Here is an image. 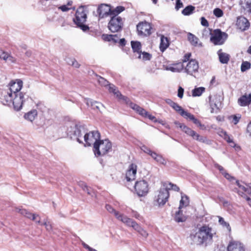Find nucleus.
I'll use <instances>...</instances> for the list:
<instances>
[{"instance_id": "f257e3e1", "label": "nucleus", "mask_w": 251, "mask_h": 251, "mask_svg": "<svg viewBox=\"0 0 251 251\" xmlns=\"http://www.w3.org/2000/svg\"><path fill=\"white\" fill-rule=\"evenodd\" d=\"M215 234V231L211 227L204 225L199 228L195 234H191L190 237L194 244H204L206 246L212 242L213 237Z\"/></svg>"}, {"instance_id": "f03ea898", "label": "nucleus", "mask_w": 251, "mask_h": 251, "mask_svg": "<svg viewBox=\"0 0 251 251\" xmlns=\"http://www.w3.org/2000/svg\"><path fill=\"white\" fill-rule=\"evenodd\" d=\"M67 133L71 138L76 139L79 143H83V136L87 132L84 126L69 123L67 129Z\"/></svg>"}, {"instance_id": "7ed1b4c3", "label": "nucleus", "mask_w": 251, "mask_h": 251, "mask_svg": "<svg viewBox=\"0 0 251 251\" xmlns=\"http://www.w3.org/2000/svg\"><path fill=\"white\" fill-rule=\"evenodd\" d=\"M86 19L87 14L84 6L79 7L75 12V18L74 21L75 24L84 31L89 29V27L84 24L86 21Z\"/></svg>"}, {"instance_id": "20e7f679", "label": "nucleus", "mask_w": 251, "mask_h": 251, "mask_svg": "<svg viewBox=\"0 0 251 251\" xmlns=\"http://www.w3.org/2000/svg\"><path fill=\"white\" fill-rule=\"evenodd\" d=\"M112 148L111 143L107 139L100 140L95 144L94 151L96 155H103L107 153Z\"/></svg>"}, {"instance_id": "39448f33", "label": "nucleus", "mask_w": 251, "mask_h": 251, "mask_svg": "<svg viewBox=\"0 0 251 251\" xmlns=\"http://www.w3.org/2000/svg\"><path fill=\"white\" fill-rule=\"evenodd\" d=\"M169 197L168 189L161 188L154 200V204L158 206H163L168 201Z\"/></svg>"}, {"instance_id": "423d86ee", "label": "nucleus", "mask_w": 251, "mask_h": 251, "mask_svg": "<svg viewBox=\"0 0 251 251\" xmlns=\"http://www.w3.org/2000/svg\"><path fill=\"white\" fill-rule=\"evenodd\" d=\"M210 41L216 45H221L224 43L227 38V34L221 31L220 29L214 30L212 33H210Z\"/></svg>"}, {"instance_id": "0eeeda50", "label": "nucleus", "mask_w": 251, "mask_h": 251, "mask_svg": "<svg viewBox=\"0 0 251 251\" xmlns=\"http://www.w3.org/2000/svg\"><path fill=\"white\" fill-rule=\"evenodd\" d=\"M29 99V97L26 94L22 92L18 94H14V98L12 104L14 109L19 111L22 108L24 104Z\"/></svg>"}, {"instance_id": "6e6552de", "label": "nucleus", "mask_w": 251, "mask_h": 251, "mask_svg": "<svg viewBox=\"0 0 251 251\" xmlns=\"http://www.w3.org/2000/svg\"><path fill=\"white\" fill-rule=\"evenodd\" d=\"M122 18L120 16H111V19L108 23V28L112 32H116L120 31L123 26Z\"/></svg>"}, {"instance_id": "1a4fd4ad", "label": "nucleus", "mask_w": 251, "mask_h": 251, "mask_svg": "<svg viewBox=\"0 0 251 251\" xmlns=\"http://www.w3.org/2000/svg\"><path fill=\"white\" fill-rule=\"evenodd\" d=\"M97 80L99 83L103 86H107L109 92L113 93L117 98L124 99V96L120 93L117 88L113 84H109V82L103 77L100 76H97Z\"/></svg>"}, {"instance_id": "9d476101", "label": "nucleus", "mask_w": 251, "mask_h": 251, "mask_svg": "<svg viewBox=\"0 0 251 251\" xmlns=\"http://www.w3.org/2000/svg\"><path fill=\"white\" fill-rule=\"evenodd\" d=\"M134 189L139 197L145 196L149 192L148 183L145 180L137 181L134 184Z\"/></svg>"}, {"instance_id": "9b49d317", "label": "nucleus", "mask_w": 251, "mask_h": 251, "mask_svg": "<svg viewBox=\"0 0 251 251\" xmlns=\"http://www.w3.org/2000/svg\"><path fill=\"white\" fill-rule=\"evenodd\" d=\"M100 139V133L98 131H93L89 133L86 132L83 138L88 146H90L92 144L94 145Z\"/></svg>"}, {"instance_id": "f8f14e48", "label": "nucleus", "mask_w": 251, "mask_h": 251, "mask_svg": "<svg viewBox=\"0 0 251 251\" xmlns=\"http://www.w3.org/2000/svg\"><path fill=\"white\" fill-rule=\"evenodd\" d=\"M199 68L198 62L195 59L190 60L184 67L185 72L193 76L198 72Z\"/></svg>"}, {"instance_id": "ddd939ff", "label": "nucleus", "mask_w": 251, "mask_h": 251, "mask_svg": "<svg viewBox=\"0 0 251 251\" xmlns=\"http://www.w3.org/2000/svg\"><path fill=\"white\" fill-rule=\"evenodd\" d=\"M151 27L148 22H141L137 25V30L138 34L143 36H149L151 33Z\"/></svg>"}, {"instance_id": "4468645a", "label": "nucleus", "mask_w": 251, "mask_h": 251, "mask_svg": "<svg viewBox=\"0 0 251 251\" xmlns=\"http://www.w3.org/2000/svg\"><path fill=\"white\" fill-rule=\"evenodd\" d=\"M209 104L211 108V113H217L218 112L221 105V101L219 97L217 95L209 97Z\"/></svg>"}, {"instance_id": "2eb2a0df", "label": "nucleus", "mask_w": 251, "mask_h": 251, "mask_svg": "<svg viewBox=\"0 0 251 251\" xmlns=\"http://www.w3.org/2000/svg\"><path fill=\"white\" fill-rule=\"evenodd\" d=\"M97 13L100 18H104L108 16H112L110 6L106 4H101L97 9Z\"/></svg>"}, {"instance_id": "dca6fc26", "label": "nucleus", "mask_w": 251, "mask_h": 251, "mask_svg": "<svg viewBox=\"0 0 251 251\" xmlns=\"http://www.w3.org/2000/svg\"><path fill=\"white\" fill-rule=\"evenodd\" d=\"M137 168V165L133 163L129 166L126 174V178L127 181L130 182L135 179Z\"/></svg>"}, {"instance_id": "f3484780", "label": "nucleus", "mask_w": 251, "mask_h": 251, "mask_svg": "<svg viewBox=\"0 0 251 251\" xmlns=\"http://www.w3.org/2000/svg\"><path fill=\"white\" fill-rule=\"evenodd\" d=\"M245 246L241 242L232 240L229 242L227 247V251H245Z\"/></svg>"}, {"instance_id": "a211bd4d", "label": "nucleus", "mask_w": 251, "mask_h": 251, "mask_svg": "<svg viewBox=\"0 0 251 251\" xmlns=\"http://www.w3.org/2000/svg\"><path fill=\"white\" fill-rule=\"evenodd\" d=\"M14 94L8 90H5L2 92L0 98L4 105H10L13 103Z\"/></svg>"}, {"instance_id": "6ab92c4d", "label": "nucleus", "mask_w": 251, "mask_h": 251, "mask_svg": "<svg viewBox=\"0 0 251 251\" xmlns=\"http://www.w3.org/2000/svg\"><path fill=\"white\" fill-rule=\"evenodd\" d=\"M23 86V81L18 79L16 81L11 82L10 87L7 90L13 94H18Z\"/></svg>"}, {"instance_id": "aec40b11", "label": "nucleus", "mask_w": 251, "mask_h": 251, "mask_svg": "<svg viewBox=\"0 0 251 251\" xmlns=\"http://www.w3.org/2000/svg\"><path fill=\"white\" fill-rule=\"evenodd\" d=\"M237 25L241 30L245 31L249 28L250 24L247 18L241 16L237 18Z\"/></svg>"}, {"instance_id": "412c9836", "label": "nucleus", "mask_w": 251, "mask_h": 251, "mask_svg": "<svg viewBox=\"0 0 251 251\" xmlns=\"http://www.w3.org/2000/svg\"><path fill=\"white\" fill-rule=\"evenodd\" d=\"M251 102V93L241 96L238 100V103L241 106H246Z\"/></svg>"}, {"instance_id": "4be33fe9", "label": "nucleus", "mask_w": 251, "mask_h": 251, "mask_svg": "<svg viewBox=\"0 0 251 251\" xmlns=\"http://www.w3.org/2000/svg\"><path fill=\"white\" fill-rule=\"evenodd\" d=\"M235 183L241 190L251 195V184H244L243 182H240L239 180H236Z\"/></svg>"}, {"instance_id": "5701e85b", "label": "nucleus", "mask_w": 251, "mask_h": 251, "mask_svg": "<svg viewBox=\"0 0 251 251\" xmlns=\"http://www.w3.org/2000/svg\"><path fill=\"white\" fill-rule=\"evenodd\" d=\"M85 102L88 106L91 107L94 109L100 110V107L102 106V104L96 101H94L91 99H85Z\"/></svg>"}, {"instance_id": "b1692460", "label": "nucleus", "mask_w": 251, "mask_h": 251, "mask_svg": "<svg viewBox=\"0 0 251 251\" xmlns=\"http://www.w3.org/2000/svg\"><path fill=\"white\" fill-rule=\"evenodd\" d=\"M218 54L221 63L223 64H227L228 63L230 57L228 54L223 52L222 51V50H220L218 51Z\"/></svg>"}, {"instance_id": "393cba45", "label": "nucleus", "mask_w": 251, "mask_h": 251, "mask_svg": "<svg viewBox=\"0 0 251 251\" xmlns=\"http://www.w3.org/2000/svg\"><path fill=\"white\" fill-rule=\"evenodd\" d=\"M116 217L119 221H122L124 224H126L128 226H130L131 223L133 222V220L126 216L119 213H116Z\"/></svg>"}, {"instance_id": "a878e982", "label": "nucleus", "mask_w": 251, "mask_h": 251, "mask_svg": "<svg viewBox=\"0 0 251 251\" xmlns=\"http://www.w3.org/2000/svg\"><path fill=\"white\" fill-rule=\"evenodd\" d=\"M169 41L168 38L165 37L164 35L161 36L160 38V50L162 52L164 50L169 47Z\"/></svg>"}, {"instance_id": "bb28decb", "label": "nucleus", "mask_w": 251, "mask_h": 251, "mask_svg": "<svg viewBox=\"0 0 251 251\" xmlns=\"http://www.w3.org/2000/svg\"><path fill=\"white\" fill-rule=\"evenodd\" d=\"M184 67V65L181 63L174 64L172 66L167 67L166 69L173 72H180Z\"/></svg>"}, {"instance_id": "cd10ccee", "label": "nucleus", "mask_w": 251, "mask_h": 251, "mask_svg": "<svg viewBox=\"0 0 251 251\" xmlns=\"http://www.w3.org/2000/svg\"><path fill=\"white\" fill-rule=\"evenodd\" d=\"M186 217L184 215L182 211L179 210L176 212L174 216V220L177 223L184 222L186 220Z\"/></svg>"}, {"instance_id": "c85d7f7f", "label": "nucleus", "mask_w": 251, "mask_h": 251, "mask_svg": "<svg viewBox=\"0 0 251 251\" xmlns=\"http://www.w3.org/2000/svg\"><path fill=\"white\" fill-rule=\"evenodd\" d=\"M131 45L133 51L139 53L138 57L141 58V45L140 43L138 41H131Z\"/></svg>"}, {"instance_id": "c756f323", "label": "nucleus", "mask_w": 251, "mask_h": 251, "mask_svg": "<svg viewBox=\"0 0 251 251\" xmlns=\"http://www.w3.org/2000/svg\"><path fill=\"white\" fill-rule=\"evenodd\" d=\"M37 115L36 110L33 109L26 113L24 117L25 118L30 122H32Z\"/></svg>"}, {"instance_id": "7c9ffc66", "label": "nucleus", "mask_w": 251, "mask_h": 251, "mask_svg": "<svg viewBox=\"0 0 251 251\" xmlns=\"http://www.w3.org/2000/svg\"><path fill=\"white\" fill-rule=\"evenodd\" d=\"M180 128L187 135L191 136L192 138L194 137L195 133H196L195 131L192 130L189 127H187L185 125H180Z\"/></svg>"}, {"instance_id": "2f4dec72", "label": "nucleus", "mask_w": 251, "mask_h": 251, "mask_svg": "<svg viewBox=\"0 0 251 251\" xmlns=\"http://www.w3.org/2000/svg\"><path fill=\"white\" fill-rule=\"evenodd\" d=\"M219 223L224 228H226L228 232L231 231V227L229 224L225 221L223 218L218 216Z\"/></svg>"}, {"instance_id": "473e14b6", "label": "nucleus", "mask_w": 251, "mask_h": 251, "mask_svg": "<svg viewBox=\"0 0 251 251\" xmlns=\"http://www.w3.org/2000/svg\"><path fill=\"white\" fill-rule=\"evenodd\" d=\"M25 217L27 218L31 219L33 221H35L38 224H40V218L38 215L31 214L29 212L27 211V214Z\"/></svg>"}, {"instance_id": "72a5a7b5", "label": "nucleus", "mask_w": 251, "mask_h": 251, "mask_svg": "<svg viewBox=\"0 0 251 251\" xmlns=\"http://www.w3.org/2000/svg\"><path fill=\"white\" fill-rule=\"evenodd\" d=\"M25 217L27 218L31 219L33 221H35L38 224H40V218L38 215L31 214L29 212L27 211V214Z\"/></svg>"}, {"instance_id": "f704fd0d", "label": "nucleus", "mask_w": 251, "mask_h": 251, "mask_svg": "<svg viewBox=\"0 0 251 251\" xmlns=\"http://www.w3.org/2000/svg\"><path fill=\"white\" fill-rule=\"evenodd\" d=\"M132 108L137 111L139 114L146 117L148 115V112L143 108L140 107L138 105L136 104H133L132 106Z\"/></svg>"}, {"instance_id": "c9c22d12", "label": "nucleus", "mask_w": 251, "mask_h": 251, "mask_svg": "<svg viewBox=\"0 0 251 251\" xmlns=\"http://www.w3.org/2000/svg\"><path fill=\"white\" fill-rule=\"evenodd\" d=\"M205 88L200 87L196 88L192 91V96L193 97H199L204 92Z\"/></svg>"}, {"instance_id": "e433bc0d", "label": "nucleus", "mask_w": 251, "mask_h": 251, "mask_svg": "<svg viewBox=\"0 0 251 251\" xmlns=\"http://www.w3.org/2000/svg\"><path fill=\"white\" fill-rule=\"evenodd\" d=\"M242 7L249 14L251 13V0H245V2L242 5Z\"/></svg>"}, {"instance_id": "4c0bfd02", "label": "nucleus", "mask_w": 251, "mask_h": 251, "mask_svg": "<svg viewBox=\"0 0 251 251\" xmlns=\"http://www.w3.org/2000/svg\"><path fill=\"white\" fill-rule=\"evenodd\" d=\"M125 9V7L122 6H118L116 7L113 10L111 9V14L112 16H118V15L120 14L121 12L124 11Z\"/></svg>"}, {"instance_id": "58836bf2", "label": "nucleus", "mask_w": 251, "mask_h": 251, "mask_svg": "<svg viewBox=\"0 0 251 251\" xmlns=\"http://www.w3.org/2000/svg\"><path fill=\"white\" fill-rule=\"evenodd\" d=\"M195 7L193 6L189 5L186 7L182 11V13L184 15H189L191 14L194 10Z\"/></svg>"}, {"instance_id": "ea45409f", "label": "nucleus", "mask_w": 251, "mask_h": 251, "mask_svg": "<svg viewBox=\"0 0 251 251\" xmlns=\"http://www.w3.org/2000/svg\"><path fill=\"white\" fill-rule=\"evenodd\" d=\"M189 203L188 197L185 195L181 196V200L180 201L179 208L180 209L183 206H186Z\"/></svg>"}, {"instance_id": "a19ab883", "label": "nucleus", "mask_w": 251, "mask_h": 251, "mask_svg": "<svg viewBox=\"0 0 251 251\" xmlns=\"http://www.w3.org/2000/svg\"><path fill=\"white\" fill-rule=\"evenodd\" d=\"M188 39L192 45H196L198 44V38L193 34L189 33Z\"/></svg>"}, {"instance_id": "79ce46f5", "label": "nucleus", "mask_w": 251, "mask_h": 251, "mask_svg": "<svg viewBox=\"0 0 251 251\" xmlns=\"http://www.w3.org/2000/svg\"><path fill=\"white\" fill-rule=\"evenodd\" d=\"M195 135H194V137L193 138L194 139L202 143H207V140L206 137L201 136L197 133H195Z\"/></svg>"}, {"instance_id": "37998d69", "label": "nucleus", "mask_w": 251, "mask_h": 251, "mask_svg": "<svg viewBox=\"0 0 251 251\" xmlns=\"http://www.w3.org/2000/svg\"><path fill=\"white\" fill-rule=\"evenodd\" d=\"M251 68V63L248 61H244L241 64V70L244 72Z\"/></svg>"}, {"instance_id": "c03bdc74", "label": "nucleus", "mask_w": 251, "mask_h": 251, "mask_svg": "<svg viewBox=\"0 0 251 251\" xmlns=\"http://www.w3.org/2000/svg\"><path fill=\"white\" fill-rule=\"evenodd\" d=\"M106 39L108 41H112L114 43H117L119 41V38L117 35H107Z\"/></svg>"}, {"instance_id": "a18cd8bd", "label": "nucleus", "mask_w": 251, "mask_h": 251, "mask_svg": "<svg viewBox=\"0 0 251 251\" xmlns=\"http://www.w3.org/2000/svg\"><path fill=\"white\" fill-rule=\"evenodd\" d=\"M157 163H160L161 164L165 165L166 164V161L165 159L160 154H158L154 160Z\"/></svg>"}, {"instance_id": "49530a36", "label": "nucleus", "mask_w": 251, "mask_h": 251, "mask_svg": "<svg viewBox=\"0 0 251 251\" xmlns=\"http://www.w3.org/2000/svg\"><path fill=\"white\" fill-rule=\"evenodd\" d=\"M181 116L183 117L184 118L186 119H189L190 120H191L194 116L193 115L185 111L184 110L183 111H182Z\"/></svg>"}, {"instance_id": "de8ad7c7", "label": "nucleus", "mask_w": 251, "mask_h": 251, "mask_svg": "<svg viewBox=\"0 0 251 251\" xmlns=\"http://www.w3.org/2000/svg\"><path fill=\"white\" fill-rule=\"evenodd\" d=\"M40 224L43 225L44 226H45L47 230H48V231H50L52 229V226L50 224V222H49L48 221V219H45L43 221V223L41 224L40 223Z\"/></svg>"}, {"instance_id": "09e8293b", "label": "nucleus", "mask_w": 251, "mask_h": 251, "mask_svg": "<svg viewBox=\"0 0 251 251\" xmlns=\"http://www.w3.org/2000/svg\"><path fill=\"white\" fill-rule=\"evenodd\" d=\"M229 118V119L232 120L231 122L234 125H236L241 119V116L240 115H232Z\"/></svg>"}, {"instance_id": "8fccbe9b", "label": "nucleus", "mask_w": 251, "mask_h": 251, "mask_svg": "<svg viewBox=\"0 0 251 251\" xmlns=\"http://www.w3.org/2000/svg\"><path fill=\"white\" fill-rule=\"evenodd\" d=\"M172 107L176 111L178 112L180 115L182 113V111H183L184 109H182V108L179 106L178 104L176 103H175L173 105H172Z\"/></svg>"}, {"instance_id": "3c124183", "label": "nucleus", "mask_w": 251, "mask_h": 251, "mask_svg": "<svg viewBox=\"0 0 251 251\" xmlns=\"http://www.w3.org/2000/svg\"><path fill=\"white\" fill-rule=\"evenodd\" d=\"M130 226L133 227V228L138 232H139L142 228V227L134 221L131 223Z\"/></svg>"}, {"instance_id": "603ef678", "label": "nucleus", "mask_w": 251, "mask_h": 251, "mask_svg": "<svg viewBox=\"0 0 251 251\" xmlns=\"http://www.w3.org/2000/svg\"><path fill=\"white\" fill-rule=\"evenodd\" d=\"M213 13L217 17H221L223 15V11L218 8H215L213 11Z\"/></svg>"}, {"instance_id": "864d4df0", "label": "nucleus", "mask_w": 251, "mask_h": 251, "mask_svg": "<svg viewBox=\"0 0 251 251\" xmlns=\"http://www.w3.org/2000/svg\"><path fill=\"white\" fill-rule=\"evenodd\" d=\"M223 175L227 179H228L229 181H230V182H231L232 183H233L234 181L235 182V181L236 180L233 176H231L229 174H228L226 172L225 173H223Z\"/></svg>"}, {"instance_id": "5fc2aeb1", "label": "nucleus", "mask_w": 251, "mask_h": 251, "mask_svg": "<svg viewBox=\"0 0 251 251\" xmlns=\"http://www.w3.org/2000/svg\"><path fill=\"white\" fill-rule=\"evenodd\" d=\"M5 61H7L8 63H19V61H17V59L15 57H14L9 54L8 55V58L5 60Z\"/></svg>"}, {"instance_id": "6e6d98bb", "label": "nucleus", "mask_w": 251, "mask_h": 251, "mask_svg": "<svg viewBox=\"0 0 251 251\" xmlns=\"http://www.w3.org/2000/svg\"><path fill=\"white\" fill-rule=\"evenodd\" d=\"M105 208L106 210L110 213L114 214L115 216L116 217V213H119L118 212L116 211L113 207H112L110 205L107 204L105 206Z\"/></svg>"}, {"instance_id": "4d7b16f0", "label": "nucleus", "mask_w": 251, "mask_h": 251, "mask_svg": "<svg viewBox=\"0 0 251 251\" xmlns=\"http://www.w3.org/2000/svg\"><path fill=\"white\" fill-rule=\"evenodd\" d=\"M9 54L7 52L3 51V50H0V58L4 60H6L8 58Z\"/></svg>"}, {"instance_id": "13d9d810", "label": "nucleus", "mask_w": 251, "mask_h": 251, "mask_svg": "<svg viewBox=\"0 0 251 251\" xmlns=\"http://www.w3.org/2000/svg\"><path fill=\"white\" fill-rule=\"evenodd\" d=\"M142 59L144 60H149L151 58V55L146 52H143L142 53Z\"/></svg>"}, {"instance_id": "bf43d9fd", "label": "nucleus", "mask_w": 251, "mask_h": 251, "mask_svg": "<svg viewBox=\"0 0 251 251\" xmlns=\"http://www.w3.org/2000/svg\"><path fill=\"white\" fill-rule=\"evenodd\" d=\"M184 89L180 86L179 87L178 89L177 96L179 98H182L183 96Z\"/></svg>"}, {"instance_id": "052dcab7", "label": "nucleus", "mask_w": 251, "mask_h": 251, "mask_svg": "<svg viewBox=\"0 0 251 251\" xmlns=\"http://www.w3.org/2000/svg\"><path fill=\"white\" fill-rule=\"evenodd\" d=\"M225 139L229 144H233L232 139L230 138L229 136L226 134V132H224Z\"/></svg>"}, {"instance_id": "680f3d73", "label": "nucleus", "mask_w": 251, "mask_h": 251, "mask_svg": "<svg viewBox=\"0 0 251 251\" xmlns=\"http://www.w3.org/2000/svg\"><path fill=\"white\" fill-rule=\"evenodd\" d=\"M191 55V53L186 54L184 56V58L182 60L183 63L182 64H184V65H185V63L187 64V62L189 60Z\"/></svg>"}, {"instance_id": "e2e57ef3", "label": "nucleus", "mask_w": 251, "mask_h": 251, "mask_svg": "<svg viewBox=\"0 0 251 251\" xmlns=\"http://www.w3.org/2000/svg\"><path fill=\"white\" fill-rule=\"evenodd\" d=\"M141 149L142 150V151H143L144 152L147 153V154H149L151 151V150L149 148H148V147H147L146 146H142L141 147Z\"/></svg>"}, {"instance_id": "0e129e2a", "label": "nucleus", "mask_w": 251, "mask_h": 251, "mask_svg": "<svg viewBox=\"0 0 251 251\" xmlns=\"http://www.w3.org/2000/svg\"><path fill=\"white\" fill-rule=\"evenodd\" d=\"M201 24L202 25H203L204 26H206V27H207L209 25L208 22L205 18L201 17Z\"/></svg>"}, {"instance_id": "69168bd1", "label": "nucleus", "mask_w": 251, "mask_h": 251, "mask_svg": "<svg viewBox=\"0 0 251 251\" xmlns=\"http://www.w3.org/2000/svg\"><path fill=\"white\" fill-rule=\"evenodd\" d=\"M143 237L147 238L148 236V233L143 228H141L140 231L138 232Z\"/></svg>"}, {"instance_id": "338daca9", "label": "nucleus", "mask_w": 251, "mask_h": 251, "mask_svg": "<svg viewBox=\"0 0 251 251\" xmlns=\"http://www.w3.org/2000/svg\"><path fill=\"white\" fill-rule=\"evenodd\" d=\"M183 7V3L180 0H176V9L178 10L179 8Z\"/></svg>"}, {"instance_id": "774afa93", "label": "nucleus", "mask_w": 251, "mask_h": 251, "mask_svg": "<svg viewBox=\"0 0 251 251\" xmlns=\"http://www.w3.org/2000/svg\"><path fill=\"white\" fill-rule=\"evenodd\" d=\"M247 133L250 137H251V121L249 123L247 127Z\"/></svg>"}]
</instances>
